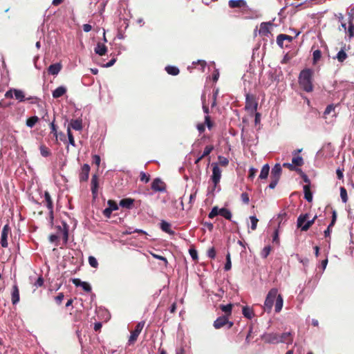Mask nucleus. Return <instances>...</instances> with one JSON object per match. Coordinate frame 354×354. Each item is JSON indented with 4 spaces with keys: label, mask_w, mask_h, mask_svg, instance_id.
I'll return each instance as SVG.
<instances>
[{
    "label": "nucleus",
    "mask_w": 354,
    "mask_h": 354,
    "mask_svg": "<svg viewBox=\"0 0 354 354\" xmlns=\"http://www.w3.org/2000/svg\"><path fill=\"white\" fill-rule=\"evenodd\" d=\"M67 135L68 137L69 143L73 147L75 146V139L70 129V127H68L67 128Z\"/></svg>",
    "instance_id": "3c124183"
},
{
    "label": "nucleus",
    "mask_w": 354,
    "mask_h": 354,
    "mask_svg": "<svg viewBox=\"0 0 354 354\" xmlns=\"http://www.w3.org/2000/svg\"><path fill=\"white\" fill-rule=\"evenodd\" d=\"M44 278L42 277V276H40L38 277L37 281L35 282L34 286L37 288L41 287L44 285Z\"/></svg>",
    "instance_id": "bf43d9fd"
},
{
    "label": "nucleus",
    "mask_w": 354,
    "mask_h": 354,
    "mask_svg": "<svg viewBox=\"0 0 354 354\" xmlns=\"http://www.w3.org/2000/svg\"><path fill=\"white\" fill-rule=\"evenodd\" d=\"M317 216L315 215L313 219L307 221L306 223L304 224V227H302V231L306 232L308 231L310 227L315 223V220L317 219Z\"/></svg>",
    "instance_id": "e433bc0d"
},
{
    "label": "nucleus",
    "mask_w": 354,
    "mask_h": 354,
    "mask_svg": "<svg viewBox=\"0 0 354 354\" xmlns=\"http://www.w3.org/2000/svg\"><path fill=\"white\" fill-rule=\"evenodd\" d=\"M205 126L207 125L208 129L211 130L214 126V122L211 120V118L209 115L205 117Z\"/></svg>",
    "instance_id": "09e8293b"
},
{
    "label": "nucleus",
    "mask_w": 354,
    "mask_h": 354,
    "mask_svg": "<svg viewBox=\"0 0 354 354\" xmlns=\"http://www.w3.org/2000/svg\"><path fill=\"white\" fill-rule=\"evenodd\" d=\"M257 102L254 95L247 94L245 99V109L250 110L252 112L255 111L257 109Z\"/></svg>",
    "instance_id": "423d86ee"
},
{
    "label": "nucleus",
    "mask_w": 354,
    "mask_h": 354,
    "mask_svg": "<svg viewBox=\"0 0 354 354\" xmlns=\"http://www.w3.org/2000/svg\"><path fill=\"white\" fill-rule=\"evenodd\" d=\"M161 230L168 233L169 234H174V231L171 229V224L165 221H162L160 223Z\"/></svg>",
    "instance_id": "5701e85b"
},
{
    "label": "nucleus",
    "mask_w": 354,
    "mask_h": 354,
    "mask_svg": "<svg viewBox=\"0 0 354 354\" xmlns=\"http://www.w3.org/2000/svg\"><path fill=\"white\" fill-rule=\"evenodd\" d=\"M241 200L245 204H248L250 202L249 195L246 192H243L241 194Z\"/></svg>",
    "instance_id": "052dcab7"
},
{
    "label": "nucleus",
    "mask_w": 354,
    "mask_h": 354,
    "mask_svg": "<svg viewBox=\"0 0 354 354\" xmlns=\"http://www.w3.org/2000/svg\"><path fill=\"white\" fill-rule=\"evenodd\" d=\"M271 250L272 248L270 245L264 247L262 251L261 252V257L263 259H266L268 256L270 254Z\"/></svg>",
    "instance_id": "c03bdc74"
},
{
    "label": "nucleus",
    "mask_w": 354,
    "mask_h": 354,
    "mask_svg": "<svg viewBox=\"0 0 354 354\" xmlns=\"http://www.w3.org/2000/svg\"><path fill=\"white\" fill-rule=\"evenodd\" d=\"M54 122H55V120L50 124V129H51L50 133L53 134V136L55 138L56 142H57V140H58V133H57V126L55 124Z\"/></svg>",
    "instance_id": "a19ab883"
},
{
    "label": "nucleus",
    "mask_w": 354,
    "mask_h": 354,
    "mask_svg": "<svg viewBox=\"0 0 354 354\" xmlns=\"http://www.w3.org/2000/svg\"><path fill=\"white\" fill-rule=\"evenodd\" d=\"M44 201L46 203V207L49 210L50 219H53V203L51 199V196L50 193L48 191H45L44 192Z\"/></svg>",
    "instance_id": "9b49d317"
},
{
    "label": "nucleus",
    "mask_w": 354,
    "mask_h": 354,
    "mask_svg": "<svg viewBox=\"0 0 354 354\" xmlns=\"http://www.w3.org/2000/svg\"><path fill=\"white\" fill-rule=\"evenodd\" d=\"M353 16L351 15L349 17V20H348L349 26L348 28V36L350 38H352L354 37V25L353 24Z\"/></svg>",
    "instance_id": "f704fd0d"
},
{
    "label": "nucleus",
    "mask_w": 354,
    "mask_h": 354,
    "mask_svg": "<svg viewBox=\"0 0 354 354\" xmlns=\"http://www.w3.org/2000/svg\"><path fill=\"white\" fill-rule=\"evenodd\" d=\"M107 204L109 207L103 210V215L106 218H109L111 216V213L113 212V211L118 209V205L115 201L113 200H109Z\"/></svg>",
    "instance_id": "6e6552de"
},
{
    "label": "nucleus",
    "mask_w": 354,
    "mask_h": 354,
    "mask_svg": "<svg viewBox=\"0 0 354 354\" xmlns=\"http://www.w3.org/2000/svg\"><path fill=\"white\" fill-rule=\"evenodd\" d=\"M107 48L106 46L101 43H97L96 47L95 48V53L98 54L99 55H104L106 53Z\"/></svg>",
    "instance_id": "a878e982"
},
{
    "label": "nucleus",
    "mask_w": 354,
    "mask_h": 354,
    "mask_svg": "<svg viewBox=\"0 0 354 354\" xmlns=\"http://www.w3.org/2000/svg\"><path fill=\"white\" fill-rule=\"evenodd\" d=\"M219 215L222 216L225 219H227V220H230V221L232 218V213H231V212L228 209L225 208V207H223V208L219 209Z\"/></svg>",
    "instance_id": "c756f323"
},
{
    "label": "nucleus",
    "mask_w": 354,
    "mask_h": 354,
    "mask_svg": "<svg viewBox=\"0 0 354 354\" xmlns=\"http://www.w3.org/2000/svg\"><path fill=\"white\" fill-rule=\"evenodd\" d=\"M165 71H167V73L168 74L171 75H177L180 73L179 69L177 67L174 66H166Z\"/></svg>",
    "instance_id": "473e14b6"
},
{
    "label": "nucleus",
    "mask_w": 354,
    "mask_h": 354,
    "mask_svg": "<svg viewBox=\"0 0 354 354\" xmlns=\"http://www.w3.org/2000/svg\"><path fill=\"white\" fill-rule=\"evenodd\" d=\"M304 198L308 202L313 201V194L310 191V186L309 185H305L304 186Z\"/></svg>",
    "instance_id": "393cba45"
},
{
    "label": "nucleus",
    "mask_w": 354,
    "mask_h": 354,
    "mask_svg": "<svg viewBox=\"0 0 354 354\" xmlns=\"http://www.w3.org/2000/svg\"><path fill=\"white\" fill-rule=\"evenodd\" d=\"M62 224H63V229H62V227L60 226H58V229H59V230H60L62 232L63 240H64V243H66L68 241V227H68V224L65 222H63Z\"/></svg>",
    "instance_id": "412c9836"
},
{
    "label": "nucleus",
    "mask_w": 354,
    "mask_h": 354,
    "mask_svg": "<svg viewBox=\"0 0 354 354\" xmlns=\"http://www.w3.org/2000/svg\"><path fill=\"white\" fill-rule=\"evenodd\" d=\"M292 162L295 167H301L304 165L303 158L300 156H293L292 159Z\"/></svg>",
    "instance_id": "c9c22d12"
},
{
    "label": "nucleus",
    "mask_w": 354,
    "mask_h": 354,
    "mask_svg": "<svg viewBox=\"0 0 354 354\" xmlns=\"http://www.w3.org/2000/svg\"><path fill=\"white\" fill-rule=\"evenodd\" d=\"M340 197L343 203H346L348 201L347 191L344 187H340Z\"/></svg>",
    "instance_id": "37998d69"
},
{
    "label": "nucleus",
    "mask_w": 354,
    "mask_h": 354,
    "mask_svg": "<svg viewBox=\"0 0 354 354\" xmlns=\"http://www.w3.org/2000/svg\"><path fill=\"white\" fill-rule=\"evenodd\" d=\"M10 226L8 224L5 225L1 231V241H0L1 245L3 248H7L8 245L7 239H8V235L10 233Z\"/></svg>",
    "instance_id": "1a4fd4ad"
},
{
    "label": "nucleus",
    "mask_w": 354,
    "mask_h": 354,
    "mask_svg": "<svg viewBox=\"0 0 354 354\" xmlns=\"http://www.w3.org/2000/svg\"><path fill=\"white\" fill-rule=\"evenodd\" d=\"M134 199L127 198L120 201V205L124 208L131 209L133 205Z\"/></svg>",
    "instance_id": "aec40b11"
},
{
    "label": "nucleus",
    "mask_w": 354,
    "mask_h": 354,
    "mask_svg": "<svg viewBox=\"0 0 354 354\" xmlns=\"http://www.w3.org/2000/svg\"><path fill=\"white\" fill-rule=\"evenodd\" d=\"M189 252L193 260L196 261L198 259V253L194 248H190Z\"/></svg>",
    "instance_id": "4d7b16f0"
},
{
    "label": "nucleus",
    "mask_w": 354,
    "mask_h": 354,
    "mask_svg": "<svg viewBox=\"0 0 354 354\" xmlns=\"http://www.w3.org/2000/svg\"><path fill=\"white\" fill-rule=\"evenodd\" d=\"M38 120L39 118L37 116L30 117L26 120V125L29 127H32L38 122Z\"/></svg>",
    "instance_id": "ea45409f"
},
{
    "label": "nucleus",
    "mask_w": 354,
    "mask_h": 354,
    "mask_svg": "<svg viewBox=\"0 0 354 354\" xmlns=\"http://www.w3.org/2000/svg\"><path fill=\"white\" fill-rule=\"evenodd\" d=\"M242 313L243 316L249 319H251L254 317L253 310L248 306H243Z\"/></svg>",
    "instance_id": "cd10ccee"
},
{
    "label": "nucleus",
    "mask_w": 354,
    "mask_h": 354,
    "mask_svg": "<svg viewBox=\"0 0 354 354\" xmlns=\"http://www.w3.org/2000/svg\"><path fill=\"white\" fill-rule=\"evenodd\" d=\"M151 189L155 192H164L166 189V185L162 180L157 178L153 180Z\"/></svg>",
    "instance_id": "9d476101"
},
{
    "label": "nucleus",
    "mask_w": 354,
    "mask_h": 354,
    "mask_svg": "<svg viewBox=\"0 0 354 354\" xmlns=\"http://www.w3.org/2000/svg\"><path fill=\"white\" fill-rule=\"evenodd\" d=\"M228 322V317L226 315H223L218 317L214 322L215 328L218 329L226 325Z\"/></svg>",
    "instance_id": "4468645a"
},
{
    "label": "nucleus",
    "mask_w": 354,
    "mask_h": 354,
    "mask_svg": "<svg viewBox=\"0 0 354 354\" xmlns=\"http://www.w3.org/2000/svg\"><path fill=\"white\" fill-rule=\"evenodd\" d=\"M229 7L231 8H243L246 10L248 8L247 3L245 0H230L228 2Z\"/></svg>",
    "instance_id": "f8f14e48"
},
{
    "label": "nucleus",
    "mask_w": 354,
    "mask_h": 354,
    "mask_svg": "<svg viewBox=\"0 0 354 354\" xmlns=\"http://www.w3.org/2000/svg\"><path fill=\"white\" fill-rule=\"evenodd\" d=\"M19 290L17 285L15 284L12 286V303L13 305L17 304L19 301Z\"/></svg>",
    "instance_id": "dca6fc26"
},
{
    "label": "nucleus",
    "mask_w": 354,
    "mask_h": 354,
    "mask_svg": "<svg viewBox=\"0 0 354 354\" xmlns=\"http://www.w3.org/2000/svg\"><path fill=\"white\" fill-rule=\"evenodd\" d=\"M145 322L144 321L140 322L137 324L135 329L131 333V335L129 339V345L133 344L136 342L138 337L139 336L145 326Z\"/></svg>",
    "instance_id": "39448f33"
},
{
    "label": "nucleus",
    "mask_w": 354,
    "mask_h": 354,
    "mask_svg": "<svg viewBox=\"0 0 354 354\" xmlns=\"http://www.w3.org/2000/svg\"><path fill=\"white\" fill-rule=\"evenodd\" d=\"M88 263L92 268H97L98 267V262L93 256L88 257Z\"/></svg>",
    "instance_id": "8fccbe9b"
},
{
    "label": "nucleus",
    "mask_w": 354,
    "mask_h": 354,
    "mask_svg": "<svg viewBox=\"0 0 354 354\" xmlns=\"http://www.w3.org/2000/svg\"><path fill=\"white\" fill-rule=\"evenodd\" d=\"M313 63L315 64L317 63L321 58L322 57V52L320 50H315L314 52H313Z\"/></svg>",
    "instance_id": "a18cd8bd"
},
{
    "label": "nucleus",
    "mask_w": 354,
    "mask_h": 354,
    "mask_svg": "<svg viewBox=\"0 0 354 354\" xmlns=\"http://www.w3.org/2000/svg\"><path fill=\"white\" fill-rule=\"evenodd\" d=\"M207 255L211 259H214L216 257V250L214 247L209 248L207 251Z\"/></svg>",
    "instance_id": "69168bd1"
},
{
    "label": "nucleus",
    "mask_w": 354,
    "mask_h": 354,
    "mask_svg": "<svg viewBox=\"0 0 354 354\" xmlns=\"http://www.w3.org/2000/svg\"><path fill=\"white\" fill-rule=\"evenodd\" d=\"M335 109V106L334 104H329L326 106L325 111H324V115H328L332 111H334Z\"/></svg>",
    "instance_id": "13d9d810"
},
{
    "label": "nucleus",
    "mask_w": 354,
    "mask_h": 354,
    "mask_svg": "<svg viewBox=\"0 0 354 354\" xmlns=\"http://www.w3.org/2000/svg\"><path fill=\"white\" fill-rule=\"evenodd\" d=\"M91 167L88 164H84L81 170L79 173V180L80 183L86 182L88 180L89 173H90Z\"/></svg>",
    "instance_id": "0eeeda50"
},
{
    "label": "nucleus",
    "mask_w": 354,
    "mask_h": 354,
    "mask_svg": "<svg viewBox=\"0 0 354 354\" xmlns=\"http://www.w3.org/2000/svg\"><path fill=\"white\" fill-rule=\"evenodd\" d=\"M282 173L281 166L279 163L274 165L271 171L270 178L279 180Z\"/></svg>",
    "instance_id": "ddd939ff"
},
{
    "label": "nucleus",
    "mask_w": 354,
    "mask_h": 354,
    "mask_svg": "<svg viewBox=\"0 0 354 354\" xmlns=\"http://www.w3.org/2000/svg\"><path fill=\"white\" fill-rule=\"evenodd\" d=\"M269 337H270L269 342L271 343L281 342V341H279V339H280L279 335L272 333V334H270Z\"/></svg>",
    "instance_id": "49530a36"
},
{
    "label": "nucleus",
    "mask_w": 354,
    "mask_h": 354,
    "mask_svg": "<svg viewBox=\"0 0 354 354\" xmlns=\"http://www.w3.org/2000/svg\"><path fill=\"white\" fill-rule=\"evenodd\" d=\"M62 68V65L60 63H56L51 64L48 68V71L49 74L53 75H57Z\"/></svg>",
    "instance_id": "f3484780"
},
{
    "label": "nucleus",
    "mask_w": 354,
    "mask_h": 354,
    "mask_svg": "<svg viewBox=\"0 0 354 354\" xmlns=\"http://www.w3.org/2000/svg\"><path fill=\"white\" fill-rule=\"evenodd\" d=\"M308 218V214H300L299 217L297 218V226L298 228H300L302 230V227H304V224L306 223V221Z\"/></svg>",
    "instance_id": "b1692460"
},
{
    "label": "nucleus",
    "mask_w": 354,
    "mask_h": 354,
    "mask_svg": "<svg viewBox=\"0 0 354 354\" xmlns=\"http://www.w3.org/2000/svg\"><path fill=\"white\" fill-rule=\"evenodd\" d=\"M41 155L43 157H48L51 154L50 149L45 145H41L39 147Z\"/></svg>",
    "instance_id": "58836bf2"
},
{
    "label": "nucleus",
    "mask_w": 354,
    "mask_h": 354,
    "mask_svg": "<svg viewBox=\"0 0 354 354\" xmlns=\"http://www.w3.org/2000/svg\"><path fill=\"white\" fill-rule=\"evenodd\" d=\"M257 172V169L254 168V167H251L249 169V174H248V178H250V179H253L254 178V176H256V174Z\"/></svg>",
    "instance_id": "680f3d73"
},
{
    "label": "nucleus",
    "mask_w": 354,
    "mask_h": 354,
    "mask_svg": "<svg viewBox=\"0 0 354 354\" xmlns=\"http://www.w3.org/2000/svg\"><path fill=\"white\" fill-rule=\"evenodd\" d=\"M82 289L86 292H91V286H90V284L87 282H85V281H83L82 284L80 286Z\"/></svg>",
    "instance_id": "6e6d98bb"
},
{
    "label": "nucleus",
    "mask_w": 354,
    "mask_h": 354,
    "mask_svg": "<svg viewBox=\"0 0 354 354\" xmlns=\"http://www.w3.org/2000/svg\"><path fill=\"white\" fill-rule=\"evenodd\" d=\"M348 57V55L346 54V53L345 52L344 49H342L341 50H339L336 57H334L335 59L336 58L339 62H341L342 63L343 62H344L346 58Z\"/></svg>",
    "instance_id": "7c9ffc66"
},
{
    "label": "nucleus",
    "mask_w": 354,
    "mask_h": 354,
    "mask_svg": "<svg viewBox=\"0 0 354 354\" xmlns=\"http://www.w3.org/2000/svg\"><path fill=\"white\" fill-rule=\"evenodd\" d=\"M232 268V263H231V259H230V252H227L226 255V263L225 264L224 269L225 270L227 271L230 270Z\"/></svg>",
    "instance_id": "de8ad7c7"
},
{
    "label": "nucleus",
    "mask_w": 354,
    "mask_h": 354,
    "mask_svg": "<svg viewBox=\"0 0 354 354\" xmlns=\"http://www.w3.org/2000/svg\"><path fill=\"white\" fill-rule=\"evenodd\" d=\"M270 166L268 164L264 165L261 170V173L259 178L260 179H266L268 176Z\"/></svg>",
    "instance_id": "c85d7f7f"
},
{
    "label": "nucleus",
    "mask_w": 354,
    "mask_h": 354,
    "mask_svg": "<svg viewBox=\"0 0 354 354\" xmlns=\"http://www.w3.org/2000/svg\"><path fill=\"white\" fill-rule=\"evenodd\" d=\"M233 305L232 304H229L227 305H221L220 308L222 310L223 312L225 313V315L229 316L232 314V309Z\"/></svg>",
    "instance_id": "2f4dec72"
},
{
    "label": "nucleus",
    "mask_w": 354,
    "mask_h": 354,
    "mask_svg": "<svg viewBox=\"0 0 354 354\" xmlns=\"http://www.w3.org/2000/svg\"><path fill=\"white\" fill-rule=\"evenodd\" d=\"M216 163L218 164V167H227L229 165V160L224 156H218V162Z\"/></svg>",
    "instance_id": "4c0bfd02"
},
{
    "label": "nucleus",
    "mask_w": 354,
    "mask_h": 354,
    "mask_svg": "<svg viewBox=\"0 0 354 354\" xmlns=\"http://www.w3.org/2000/svg\"><path fill=\"white\" fill-rule=\"evenodd\" d=\"M64 297V295L62 292H59L55 297V300L57 304H60Z\"/></svg>",
    "instance_id": "338daca9"
},
{
    "label": "nucleus",
    "mask_w": 354,
    "mask_h": 354,
    "mask_svg": "<svg viewBox=\"0 0 354 354\" xmlns=\"http://www.w3.org/2000/svg\"><path fill=\"white\" fill-rule=\"evenodd\" d=\"M140 180L142 182H145V183H148L150 180V176L143 171H142L140 173Z\"/></svg>",
    "instance_id": "5fc2aeb1"
},
{
    "label": "nucleus",
    "mask_w": 354,
    "mask_h": 354,
    "mask_svg": "<svg viewBox=\"0 0 354 354\" xmlns=\"http://www.w3.org/2000/svg\"><path fill=\"white\" fill-rule=\"evenodd\" d=\"M14 97L19 102L30 101L31 103H35V100H37L36 97L32 96L26 97L24 92L22 90L17 88H10L5 93V97L7 99H12Z\"/></svg>",
    "instance_id": "f03ea898"
},
{
    "label": "nucleus",
    "mask_w": 354,
    "mask_h": 354,
    "mask_svg": "<svg viewBox=\"0 0 354 354\" xmlns=\"http://www.w3.org/2000/svg\"><path fill=\"white\" fill-rule=\"evenodd\" d=\"M214 150V146L210 145H207L205 147V149H204V151L203 153V154L200 155L196 159V160L194 161V163L196 165H198L199 163V162L203 159L206 156H208L210 153Z\"/></svg>",
    "instance_id": "2eb2a0df"
},
{
    "label": "nucleus",
    "mask_w": 354,
    "mask_h": 354,
    "mask_svg": "<svg viewBox=\"0 0 354 354\" xmlns=\"http://www.w3.org/2000/svg\"><path fill=\"white\" fill-rule=\"evenodd\" d=\"M281 343L291 344L292 342V336L290 333H283L281 335H279Z\"/></svg>",
    "instance_id": "4be33fe9"
},
{
    "label": "nucleus",
    "mask_w": 354,
    "mask_h": 354,
    "mask_svg": "<svg viewBox=\"0 0 354 354\" xmlns=\"http://www.w3.org/2000/svg\"><path fill=\"white\" fill-rule=\"evenodd\" d=\"M289 40V41H291L292 40V37L289 35H283V34H280L277 36V42L278 44V45L282 46H283V41L284 40Z\"/></svg>",
    "instance_id": "72a5a7b5"
},
{
    "label": "nucleus",
    "mask_w": 354,
    "mask_h": 354,
    "mask_svg": "<svg viewBox=\"0 0 354 354\" xmlns=\"http://www.w3.org/2000/svg\"><path fill=\"white\" fill-rule=\"evenodd\" d=\"M336 221H337V212L335 210H333V214H332L331 222L328 226H330L331 227H333L335 225Z\"/></svg>",
    "instance_id": "0e129e2a"
},
{
    "label": "nucleus",
    "mask_w": 354,
    "mask_h": 354,
    "mask_svg": "<svg viewBox=\"0 0 354 354\" xmlns=\"http://www.w3.org/2000/svg\"><path fill=\"white\" fill-rule=\"evenodd\" d=\"M283 167L289 169L290 171H299L294 165L292 163L285 162L283 164Z\"/></svg>",
    "instance_id": "e2e57ef3"
},
{
    "label": "nucleus",
    "mask_w": 354,
    "mask_h": 354,
    "mask_svg": "<svg viewBox=\"0 0 354 354\" xmlns=\"http://www.w3.org/2000/svg\"><path fill=\"white\" fill-rule=\"evenodd\" d=\"M91 186V188L98 189L99 182H98V176L97 174H93L92 176Z\"/></svg>",
    "instance_id": "79ce46f5"
},
{
    "label": "nucleus",
    "mask_w": 354,
    "mask_h": 354,
    "mask_svg": "<svg viewBox=\"0 0 354 354\" xmlns=\"http://www.w3.org/2000/svg\"><path fill=\"white\" fill-rule=\"evenodd\" d=\"M274 301V310L276 313H279L281 310L283 304V299L282 296L281 295H278L277 293Z\"/></svg>",
    "instance_id": "a211bd4d"
},
{
    "label": "nucleus",
    "mask_w": 354,
    "mask_h": 354,
    "mask_svg": "<svg viewBox=\"0 0 354 354\" xmlns=\"http://www.w3.org/2000/svg\"><path fill=\"white\" fill-rule=\"evenodd\" d=\"M250 218L251 221V229L252 230H255L257 229V223H258L259 220L254 216H250Z\"/></svg>",
    "instance_id": "864d4df0"
},
{
    "label": "nucleus",
    "mask_w": 354,
    "mask_h": 354,
    "mask_svg": "<svg viewBox=\"0 0 354 354\" xmlns=\"http://www.w3.org/2000/svg\"><path fill=\"white\" fill-rule=\"evenodd\" d=\"M278 290L276 288H272L268 293L265 302L263 309L267 313H270L273 306L274 302L277 297Z\"/></svg>",
    "instance_id": "7ed1b4c3"
},
{
    "label": "nucleus",
    "mask_w": 354,
    "mask_h": 354,
    "mask_svg": "<svg viewBox=\"0 0 354 354\" xmlns=\"http://www.w3.org/2000/svg\"><path fill=\"white\" fill-rule=\"evenodd\" d=\"M313 71L310 68L302 70L299 75L298 82L299 86L307 93H310L313 91Z\"/></svg>",
    "instance_id": "f257e3e1"
},
{
    "label": "nucleus",
    "mask_w": 354,
    "mask_h": 354,
    "mask_svg": "<svg viewBox=\"0 0 354 354\" xmlns=\"http://www.w3.org/2000/svg\"><path fill=\"white\" fill-rule=\"evenodd\" d=\"M218 214H219V209H218V207L215 206L212 209L211 212L209 213L208 216L209 218H213Z\"/></svg>",
    "instance_id": "603ef678"
},
{
    "label": "nucleus",
    "mask_w": 354,
    "mask_h": 354,
    "mask_svg": "<svg viewBox=\"0 0 354 354\" xmlns=\"http://www.w3.org/2000/svg\"><path fill=\"white\" fill-rule=\"evenodd\" d=\"M92 158H93V163H94L95 165H96L98 167L100 165V161H101L100 156L95 154L93 156Z\"/></svg>",
    "instance_id": "774afa93"
},
{
    "label": "nucleus",
    "mask_w": 354,
    "mask_h": 354,
    "mask_svg": "<svg viewBox=\"0 0 354 354\" xmlns=\"http://www.w3.org/2000/svg\"><path fill=\"white\" fill-rule=\"evenodd\" d=\"M68 127L70 129L72 128L76 131H80L82 129V123L80 120H72Z\"/></svg>",
    "instance_id": "bb28decb"
},
{
    "label": "nucleus",
    "mask_w": 354,
    "mask_h": 354,
    "mask_svg": "<svg viewBox=\"0 0 354 354\" xmlns=\"http://www.w3.org/2000/svg\"><path fill=\"white\" fill-rule=\"evenodd\" d=\"M212 174L211 176V180L214 183V187L220 183L221 178L222 170L218 167V164L216 162L212 163Z\"/></svg>",
    "instance_id": "20e7f679"
},
{
    "label": "nucleus",
    "mask_w": 354,
    "mask_h": 354,
    "mask_svg": "<svg viewBox=\"0 0 354 354\" xmlns=\"http://www.w3.org/2000/svg\"><path fill=\"white\" fill-rule=\"evenodd\" d=\"M66 91L67 89L65 86H60L53 91V97L54 98H59L63 96L66 93Z\"/></svg>",
    "instance_id": "6ab92c4d"
}]
</instances>
